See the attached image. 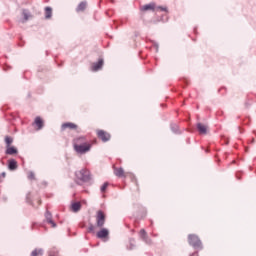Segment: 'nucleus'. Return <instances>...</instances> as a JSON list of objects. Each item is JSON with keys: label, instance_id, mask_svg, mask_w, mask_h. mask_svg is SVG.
Masks as SVG:
<instances>
[{"label": "nucleus", "instance_id": "obj_15", "mask_svg": "<svg viewBox=\"0 0 256 256\" xmlns=\"http://www.w3.org/2000/svg\"><path fill=\"white\" fill-rule=\"evenodd\" d=\"M82 205L80 202H74L71 204V211H73V213H78V211H80Z\"/></svg>", "mask_w": 256, "mask_h": 256}, {"label": "nucleus", "instance_id": "obj_17", "mask_svg": "<svg viewBox=\"0 0 256 256\" xmlns=\"http://www.w3.org/2000/svg\"><path fill=\"white\" fill-rule=\"evenodd\" d=\"M87 8V3L86 2H81L78 7L76 8L77 12H83Z\"/></svg>", "mask_w": 256, "mask_h": 256}, {"label": "nucleus", "instance_id": "obj_30", "mask_svg": "<svg viewBox=\"0 0 256 256\" xmlns=\"http://www.w3.org/2000/svg\"><path fill=\"white\" fill-rule=\"evenodd\" d=\"M37 203H38V205H41L42 204V200L38 199Z\"/></svg>", "mask_w": 256, "mask_h": 256}, {"label": "nucleus", "instance_id": "obj_23", "mask_svg": "<svg viewBox=\"0 0 256 256\" xmlns=\"http://www.w3.org/2000/svg\"><path fill=\"white\" fill-rule=\"evenodd\" d=\"M5 143L7 144V147H10V145L13 143V139L9 136H6Z\"/></svg>", "mask_w": 256, "mask_h": 256}, {"label": "nucleus", "instance_id": "obj_25", "mask_svg": "<svg viewBox=\"0 0 256 256\" xmlns=\"http://www.w3.org/2000/svg\"><path fill=\"white\" fill-rule=\"evenodd\" d=\"M94 231H95V226L94 225H90L88 227V233H94Z\"/></svg>", "mask_w": 256, "mask_h": 256}, {"label": "nucleus", "instance_id": "obj_19", "mask_svg": "<svg viewBox=\"0 0 256 256\" xmlns=\"http://www.w3.org/2000/svg\"><path fill=\"white\" fill-rule=\"evenodd\" d=\"M31 256H43V249H34L31 252Z\"/></svg>", "mask_w": 256, "mask_h": 256}, {"label": "nucleus", "instance_id": "obj_24", "mask_svg": "<svg viewBox=\"0 0 256 256\" xmlns=\"http://www.w3.org/2000/svg\"><path fill=\"white\" fill-rule=\"evenodd\" d=\"M22 15L24 17V21H28L31 17V15L26 10L23 11Z\"/></svg>", "mask_w": 256, "mask_h": 256}, {"label": "nucleus", "instance_id": "obj_12", "mask_svg": "<svg viewBox=\"0 0 256 256\" xmlns=\"http://www.w3.org/2000/svg\"><path fill=\"white\" fill-rule=\"evenodd\" d=\"M34 124L37 126V130H41L44 127V120L41 117H36Z\"/></svg>", "mask_w": 256, "mask_h": 256}, {"label": "nucleus", "instance_id": "obj_18", "mask_svg": "<svg viewBox=\"0 0 256 256\" xmlns=\"http://www.w3.org/2000/svg\"><path fill=\"white\" fill-rule=\"evenodd\" d=\"M52 13H53L52 8H50V7L45 8V18L46 19H50L52 17Z\"/></svg>", "mask_w": 256, "mask_h": 256}, {"label": "nucleus", "instance_id": "obj_27", "mask_svg": "<svg viewBox=\"0 0 256 256\" xmlns=\"http://www.w3.org/2000/svg\"><path fill=\"white\" fill-rule=\"evenodd\" d=\"M6 177V173L3 172L1 175H0V182H2V179H5Z\"/></svg>", "mask_w": 256, "mask_h": 256}, {"label": "nucleus", "instance_id": "obj_7", "mask_svg": "<svg viewBox=\"0 0 256 256\" xmlns=\"http://www.w3.org/2000/svg\"><path fill=\"white\" fill-rule=\"evenodd\" d=\"M109 235L110 232L107 228H102L100 231L96 233V237L101 240L108 239Z\"/></svg>", "mask_w": 256, "mask_h": 256}, {"label": "nucleus", "instance_id": "obj_22", "mask_svg": "<svg viewBox=\"0 0 256 256\" xmlns=\"http://www.w3.org/2000/svg\"><path fill=\"white\" fill-rule=\"evenodd\" d=\"M108 187H109V183H108V182H105V183L101 186V188H100L101 193H106Z\"/></svg>", "mask_w": 256, "mask_h": 256}, {"label": "nucleus", "instance_id": "obj_29", "mask_svg": "<svg viewBox=\"0 0 256 256\" xmlns=\"http://www.w3.org/2000/svg\"><path fill=\"white\" fill-rule=\"evenodd\" d=\"M190 256H200L198 252L192 253Z\"/></svg>", "mask_w": 256, "mask_h": 256}, {"label": "nucleus", "instance_id": "obj_16", "mask_svg": "<svg viewBox=\"0 0 256 256\" xmlns=\"http://www.w3.org/2000/svg\"><path fill=\"white\" fill-rule=\"evenodd\" d=\"M18 153V150L15 147L8 146L6 149L7 155H16Z\"/></svg>", "mask_w": 256, "mask_h": 256}, {"label": "nucleus", "instance_id": "obj_9", "mask_svg": "<svg viewBox=\"0 0 256 256\" xmlns=\"http://www.w3.org/2000/svg\"><path fill=\"white\" fill-rule=\"evenodd\" d=\"M104 65V60L103 59H99L98 62L92 64V71H98L100 69H102Z\"/></svg>", "mask_w": 256, "mask_h": 256}, {"label": "nucleus", "instance_id": "obj_1", "mask_svg": "<svg viewBox=\"0 0 256 256\" xmlns=\"http://www.w3.org/2000/svg\"><path fill=\"white\" fill-rule=\"evenodd\" d=\"M74 150L80 155H84L92 148V143L87 142V138L85 136L77 137L73 140Z\"/></svg>", "mask_w": 256, "mask_h": 256}, {"label": "nucleus", "instance_id": "obj_31", "mask_svg": "<svg viewBox=\"0 0 256 256\" xmlns=\"http://www.w3.org/2000/svg\"><path fill=\"white\" fill-rule=\"evenodd\" d=\"M134 181H135L136 185H139L137 179H135Z\"/></svg>", "mask_w": 256, "mask_h": 256}, {"label": "nucleus", "instance_id": "obj_10", "mask_svg": "<svg viewBox=\"0 0 256 256\" xmlns=\"http://www.w3.org/2000/svg\"><path fill=\"white\" fill-rule=\"evenodd\" d=\"M197 129L199 131L200 134H207L208 133V126L202 123H198L197 124Z\"/></svg>", "mask_w": 256, "mask_h": 256}, {"label": "nucleus", "instance_id": "obj_28", "mask_svg": "<svg viewBox=\"0 0 256 256\" xmlns=\"http://www.w3.org/2000/svg\"><path fill=\"white\" fill-rule=\"evenodd\" d=\"M157 9L161 11H167V8H163V7H158Z\"/></svg>", "mask_w": 256, "mask_h": 256}, {"label": "nucleus", "instance_id": "obj_5", "mask_svg": "<svg viewBox=\"0 0 256 256\" xmlns=\"http://www.w3.org/2000/svg\"><path fill=\"white\" fill-rule=\"evenodd\" d=\"M79 126L76 123L66 122L61 124V131L77 130Z\"/></svg>", "mask_w": 256, "mask_h": 256}, {"label": "nucleus", "instance_id": "obj_20", "mask_svg": "<svg viewBox=\"0 0 256 256\" xmlns=\"http://www.w3.org/2000/svg\"><path fill=\"white\" fill-rule=\"evenodd\" d=\"M139 236H140V238L143 239V240H147V239H148V234H147V232H146L145 229H141V230H140Z\"/></svg>", "mask_w": 256, "mask_h": 256}, {"label": "nucleus", "instance_id": "obj_14", "mask_svg": "<svg viewBox=\"0 0 256 256\" xmlns=\"http://www.w3.org/2000/svg\"><path fill=\"white\" fill-rule=\"evenodd\" d=\"M18 168V164L17 161L12 159L8 161V169H10V171H15Z\"/></svg>", "mask_w": 256, "mask_h": 256}, {"label": "nucleus", "instance_id": "obj_2", "mask_svg": "<svg viewBox=\"0 0 256 256\" xmlns=\"http://www.w3.org/2000/svg\"><path fill=\"white\" fill-rule=\"evenodd\" d=\"M188 243L194 249H198V250L203 249V243H202L201 239L199 238V236L196 234L188 235Z\"/></svg>", "mask_w": 256, "mask_h": 256}, {"label": "nucleus", "instance_id": "obj_6", "mask_svg": "<svg viewBox=\"0 0 256 256\" xmlns=\"http://www.w3.org/2000/svg\"><path fill=\"white\" fill-rule=\"evenodd\" d=\"M96 134L103 142H107L111 139V135L104 130H97Z\"/></svg>", "mask_w": 256, "mask_h": 256}, {"label": "nucleus", "instance_id": "obj_11", "mask_svg": "<svg viewBox=\"0 0 256 256\" xmlns=\"http://www.w3.org/2000/svg\"><path fill=\"white\" fill-rule=\"evenodd\" d=\"M45 219L46 222L51 225V227H57V224L52 220V214L49 211L45 213Z\"/></svg>", "mask_w": 256, "mask_h": 256}, {"label": "nucleus", "instance_id": "obj_21", "mask_svg": "<svg viewBox=\"0 0 256 256\" xmlns=\"http://www.w3.org/2000/svg\"><path fill=\"white\" fill-rule=\"evenodd\" d=\"M27 179H29V181H35L36 176L34 172H28L27 173Z\"/></svg>", "mask_w": 256, "mask_h": 256}, {"label": "nucleus", "instance_id": "obj_4", "mask_svg": "<svg viewBox=\"0 0 256 256\" xmlns=\"http://www.w3.org/2000/svg\"><path fill=\"white\" fill-rule=\"evenodd\" d=\"M106 223V214L104 211L99 210L96 212V226L99 228L104 227Z\"/></svg>", "mask_w": 256, "mask_h": 256}, {"label": "nucleus", "instance_id": "obj_26", "mask_svg": "<svg viewBox=\"0 0 256 256\" xmlns=\"http://www.w3.org/2000/svg\"><path fill=\"white\" fill-rule=\"evenodd\" d=\"M144 242L148 245H152L153 244V240L149 237L146 238V240H144Z\"/></svg>", "mask_w": 256, "mask_h": 256}, {"label": "nucleus", "instance_id": "obj_8", "mask_svg": "<svg viewBox=\"0 0 256 256\" xmlns=\"http://www.w3.org/2000/svg\"><path fill=\"white\" fill-rule=\"evenodd\" d=\"M114 175L125 179V177H128L129 173L125 172L123 168H114Z\"/></svg>", "mask_w": 256, "mask_h": 256}, {"label": "nucleus", "instance_id": "obj_3", "mask_svg": "<svg viewBox=\"0 0 256 256\" xmlns=\"http://www.w3.org/2000/svg\"><path fill=\"white\" fill-rule=\"evenodd\" d=\"M77 181H81L82 183H87V181L91 180V173L87 169H82L75 173Z\"/></svg>", "mask_w": 256, "mask_h": 256}, {"label": "nucleus", "instance_id": "obj_13", "mask_svg": "<svg viewBox=\"0 0 256 256\" xmlns=\"http://www.w3.org/2000/svg\"><path fill=\"white\" fill-rule=\"evenodd\" d=\"M156 9V4L155 3H151V4H147L141 7V11L142 12H146L148 10L154 11Z\"/></svg>", "mask_w": 256, "mask_h": 256}]
</instances>
